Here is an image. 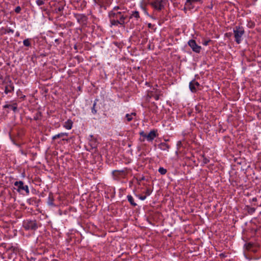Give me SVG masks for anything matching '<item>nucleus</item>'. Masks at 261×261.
I'll use <instances>...</instances> for the list:
<instances>
[{"label":"nucleus","mask_w":261,"mask_h":261,"mask_svg":"<svg viewBox=\"0 0 261 261\" xmlns=\"http://www.w3.org/2000/svg\"><path fill=\"white\" fill-rule=\"evenodd\" d=\"M67 134L66 133H60L53 137V139H56L57 138L63 137L64 136H67Z\"/></svg>","instance_id":"nucleus-15"},{"label":"nucleus","mask_w":261,"mask_h":261,"mask_svg":"<svg viewBox=\"0 0 261 261\" xmlns=\"http://www.w3.org/2000/svg\"><path fill=\"white\" fill-rule=\"evenodd\" d=\"M132 17H134L136 18H138L139 17V14L138 11H135L133 12V13L132 14L130 18H132Z\"/></svg>","instance_id":"nucleus-17"},{"label":"nucleus","mask_w":261,"mask_h":261,"mask_svg":"<svg viewBox=\"0 0 261 261\" xmlns=\"http://www.w3.org/2000/svg\"><path fill=\"white\" fill-rule=\"evenodd\" d=\"M148 26L149 28H151V23H148Z\"/></svg>","instance_id":"nucleus-28"},{"label":"nucleus","mask_w":261,"mask_h":261,"mask_svg":"<svg viewBox=\"0 0 261 261\" xmlns=\"http://www.w3.org/2000/svg\"><path fill=\"white\" fill-rule=\"evenodd\" d=\"M140 135L144 139H146L147 141H151L156 137V132L154 130H151L148 134H146L142 132L140 133Z\"/></svg>","instance_id":"nucleus-3"},{"label":"nucleus","mask_w":261,"mask_h":261,"mask_svg":"<svg viewBox=\"0 0 261 261\" xmlns=\"http://www.w3.org/2000/svg\"><path fill=\"white\" fill-rule=\"evenodd\" d=\"M23 226L27 230H35L37 228V224L35 221H27L24 222Z\"/></svg>","instance_id":"nucleus-4"},{"label":"nucleus","mask_w":261,"mask_h":261,"mask_svg":"<svg viewBox=\"0 0 261 261\" xmlns=\"http://www.w3.org/2000/svg\"><path fill=\"white\" fill-rule=\"evenodd\" d=\"M139 198L142 200H144L146 199V196H139Z\"/></svg>","instance_id":"nucleus-22"},{"label":"nucleus","mask_w":261,"mask_h":261,"mask_svg":"<svg viewBox=\"0 0 261 261\" xmlns=\"http://www.w3.org/2000/svg\"><path fill=\"white\" fill-rule=\"evenodd\" d=\"M188 44L190 47L192 49L193 51L199 53L201 50V46L197 45L194 40H190L188 42Z\"/></svg>","instance_id":"nucleus-5"},{"label":"nucleus","mask_w":261,"mask_h":261,"mask_svg":"<svg viewBox=\"0 0 261 261\" xmlns=\"http://www.w3.org/2000/svg\"><path fill=\"white\" fill-rule=\"evenodd\" d=\"M181 144V142L180 141H178L177 143V146H180Z\"/></svg>","instance_id":"nucleus-24"},{"label":"nucleus","mask_w":261,"mask_h":261,"mask_svg":"<svg viewBox=\"0 0 261 261\" xmlns=\"http://www.w3.org/2000/svg\"><path fill=\"white\" fill-rule=\"evenodd\" d=\"M199 86V83L195 81H193L190 83L189 87L191 91L193 92H195L197 88H198Z\"/></svg>","instance_id":"nucleus-8"},{"label":"nucleus","mask_w":261,"mask_h":261,"mask_svg":"<svg viewBox=\"0 0 261 261\" xmlns=\"http://www.w3.org/2000/svg\"><path fill=\"white\" fill-rule=\"evenodd\" d=\"M119 7H115L114 9L109 13L110 18H115L119 20V24L123 25L125 23V20L126 16L124 15L123 12L118 11Z\"/></svg>","instance_id":"nucleus-1"},{"label":"nucleus","mask_w":261,"mask_h":261,"mask_svg":"<svg viewBox=\"0 0 261 261\" xmlns=\"http://www.w3.org/2000/svg\"><path fill=\"white\" fill-rule=\"evenodd\" d=\"M90 145L93 148H95L97 145L96 141L92 137V136H91V142H90Z\"/></svg>","instance_id":"nucleus-13"},{"label":"nucleus","mask_w":261,"mask_h":261,"mask_svg":"<svg viewBox=\"0 0 261 261\" xmlns=\"http://www.w3.org/2000/svg\"><path fill=\"white\" fill-rule=\"evenodd\" d=\"M209 42H210V40L205 41L203 42V44L204 45H208Z\"/></svg>","instance_id":"nucleus-23"},{"label":"nucleus","mask_w":261,"mask_h":261,"mask_svg":"<svg viewBox=\"0 0 261 261\" xmlns=\"http://www.w3.org/2000/svg\"><path fill=\"white\" fill-rule=\"evenodd\" d=\"M72 126V122L70 120H68L64 123V126L67 129L71 128Z\"/></svg>","instance_id":"nucleus-10"},{"label":"nucleus","mask_w":261,"mask_h":261,"mask_svg":"<svg viewBox=\"0 0 261 261\" xmlns=\"http://www.w3.org/2000/svg\"><path fill=\"white\" fill-rule=\"evenodd\" d=\"M135 115L136 114L135 113H132L130 114H126L125 117L127 118V121H130L133 119V116H135Z\"/></svg>","instance_id":"nucleus-12"},{"label":"nucleus","mask_w":261,"mask_h":261,"mask_svg":"<svg viewBox=\"0 0 261 261\" xmlns=\"http://www.w3.org/2000/svg\"><path fill=\"white\" fill-rule=\"evenodd\" d=\"M155 99L158 100L159 99V96L158 95H156L155 96Z\"/></svg>","instance_id":"nucleus-27"},{"label":"nucleus","mask_w":261,"mask_h":261,"mask_svg":"<svg viewBox=\"0 0 261 261\" xmlns=\"http://www.w3.org/2000/svg\"><path fill=\"white\" fill-rule=\"evenodd\" d=\"M159 147L162 150H168L169 146L165 143H162L159 145Z\"/></svg>","instance_id":"nucleus-11"},{"label":"nucleus","mask_w":261,"mask_h":261,"mask_svg":"<svg viewBox=\"0 0 261 261\" xmlns=\"http://www.w3.org/2000/svg\"><path fill=\"white\" fill-rule=\"evenodd\" d=\"M165 1L163 0L162 1H155L154 2L151 3V5L154 7L155 9L160 10L162 9L164 7V5L163 3Z\"/></svg>","instance_id":"nucleus-6"},{"label":"nucleus","mask_w":261,"mask_h":261,"mask_svg":"<svg viewBox=\"0 0 261 261\" xmlns=\"http://www.w3.org/2000/svg\"><path fill=\"white\" fill-rule=\"evenodd\" d=\"M14 185L17 186L18 188V190H24L27 193H29V190L27 186H24L23 183L22 181H16Z\"/></svg>","instance_id":"nucleus-7"},{"label":"nucleus","mask_w":261,"mask_h":261,"mask_svg":"<svg viewBox=\"0 0 261 261\" xmlns=\"http://www.w3.org/2000/svg\"><path fill=\"white\" fill-rule=\"evenodd\" d=\"M9 107L10 108V109H11L12 110H13L14 111H15V110L16 109V107L15 106H10Z\"/></svg>","instance_id":"nucleus-21"},{"label":"nucleus","mask_w":261,"mask_h":261,"mask_svg":"<svg viewBox=\"0 0 261 261\" xmlns=\"http://www.w3.org/2000/svg\"><path fill=\"white\" fill-rule=\"evenodd\" d=\"M159 171L162 174H165L167 172L166 170L163 168H160Z\"/></svg>","instance_id":"nucleus-19"},{"label":"nucleus","mask_w":261,"mask_h":261,"mask_svg":"<svg viewBox=\"0 0 261 261\" xmlns=\"http://www.w3.org/2000/svg\"><path fill=\"white\" fill-rule=\"evenodd\" d=\"M200 1L201 0H186L185 6L189 9H191L193 8V4L194 3L200 2Z\"/></svg>","instance_id":"nucleus-9"},{"label":"nucleus","mask_w":261,"mask_h":261,"mask_svg":"<svg viewBox=\"0 0 261 261\" xmlns=\"http://www.w3.org/2000/svg\"><path fill=\"white\" fill-rule=\"evenodd\" d=\"M110 20L112 25H117L119 24V20L116 19L115 18H110Z\"/></svg>","instance_id":"nucleus-14"},{"label":"nucleus","mask_w":261,"mask_h":261,"mask_svg":"<svg viewBox=\"0 0 261 261\" xmlns=\"http://www.w3.org/2000/svg\"><path fill=\"white\" fill-rule=\"evenodd\" d=\"M243 34L244 30L242 28H239L236 30H234V37L236 41L238 43H240Z\"/></svg>","instance_id":"nucleus-2"},{"label":"nucleus","mask_w":261,"mask_h":261,"mask_svg":"<svg viewBox=\"0 0 261 261\" xmlns=\"http://www.w3.org/2000/svg\"><path fill=\"white\" fill-rule=\"evenodd\" d=\"M23 43L24 45H25L26 46H29L30 45V41L29 40V39L24 40L23 41Z\"/></svg>","instance_id":"nucleus-18"},{"label":"nucleus","mask_w":261,"mask_h":261,"mask_svg":"<svg viewBox=\"0 0 261 261\" xmlns=\"http://www.w3.org/2000/svg\"><path fill=\"white\" fill-rule=\"evenodd\" d=\"M20 8L18 7V8H17L16 9V11L17 12H19V11H20Z\"/></svg>","instance_id":"nucleus-25"},{"label":"nucleus","mask_w":261,"mask_h":261,"mask_svg":"<svg viewBox=\"0 0 261 261\" xmlns=\"http://www.w3.org/2000/svg\"><path fill=\"white\" fill-rule=\"evenodd\" d=\"M37 3L39 6H40L43 4V2L41 0H38Z\"/></svg>","instance_id":"nucleus-20"},{"label":"nucleus","mask_w":261,"mask_h":261,"mask_svg":"<svg viewBox=\"0 0 261 261\" xmlns=\"http://www.w3.org/2000/svg\"><path fill=\"white\" fill-rule=\"evenodd\" d=\"M127 199L128 201L133 205H136V204L134 202V199L132 196H127Z\"/></svg>","instance_id":"nucleus-16"},{"label":"nucleus","mask_w":261,"mask_h":261,"mask_svg":"<svg viewBox=\"0 0 261 261\" xmlns=\"http://www.w3.org/2000/svg\"><path fill=\"white\" fill-rule=\"evenodd\" d=\"M8 91H10V90H8V88H7V87H6V93H8Z\"/></svg>","instance_id":"nucleus-26"}]
</instances>
